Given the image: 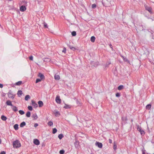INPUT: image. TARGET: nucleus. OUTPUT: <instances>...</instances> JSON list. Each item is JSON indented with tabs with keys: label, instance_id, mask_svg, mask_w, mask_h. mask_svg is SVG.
<instances>
[{
	"label": "nucleus",
	"instance_id": "obj_5",
	"mask_svg": "<svg viewBox=\"0 0 154 154\" xmlns=\"http://www.w3.org/2000/svg\"><path fill=\"white\" fill-rule=\"evenodd\" d=\"M95 145L100 148H102L103 146V144L102 143L97 141L95 143Z\"/></svg>",
	"mask_w": 154,
	"mask_h": 154
},
{
	"label": "nucleus",
	"instance_id": "obj_37",
	"mask_svg": "<svg viewBox=\"0 0 154 154\" xmlns=\"http://www.w3.org/2000/svg\"><path fill=\"white\" fill-rule=\"evenodd\" d=\"M68 46L69 48L72 50L74 51L75 49V48L74 47H72L71 46L69 45H68Z\"/></svg>",
	"mask_w": 154,
	"mask_h": 154
},
{
	"label": "nucleus",
	"instance_id": "obj_16",
	"mask_svg": "<svg viewBox=\"0 0 154 154\" xmlns=\"http://www.w3.org/2000/svg\"><path fill=\"white\" fill-rule=\"evenodd\" d=\"M12 110L14 112H16L18 110L16 106L13 105V106H12Z\"/></svg>",
	"mask_w": 154,
	"mask_h": 154
},
{
	"label": "nucleus",
	"instance_id": "obj_48",
	"mask_svg": "<svg viewBox=\"0 0 154 154\" xmlns=\"http://www.w3.org/2000/svg\"><path fill=\"white\" fill-rule=\"evenodd\" d=\"M29 59L30 60H33V57L32 56H31L29 57Z\"/></svg>",
	"mask_w": 154,
	"mask_h": 154
},
{
	"label": "nucleus",
	"instance_id": "obj_24",
	"mask_svg": "<svg viewBox=\"0 0 154 154\" xmlns=\"http://www.w3.org/2000/svg\"><path fill=\"white\" fill-rule=\"evenodd\" d=\"M124 88V86L123 85H120L118 88V89L119 90H121Z\"/></svg>",
	"mask_w": 154,
	"mask_h": 154
},
{
	"label": "nucleus",
	"instance_id": "obj_44",
	"mask_svg": "<svg viewBox=\"0 0 154 154\" xmlns=\"http://www.w3.org/2000/svg\"><path fill=\"white\" fill-rule=\"evenodd\" d=\"M41 80H42L41 79H37L36 80V83H37L41 81Z\"/></svg>",
	"mask_w": 154,
	"mask_h": 154
},
{
	"label": "nucleus",
	"instance_id": "obj_55",
	"mask_svg": "<svg viewBox=\"0 0 154 154\" xmlns=\"http://www.w3.org/2000/svg\"><path fill=\"white\" fill-rule=\"evenodd\" d=\"M3 87V85L2 84H0V88H2Z\"/></svg>",
	"mask_w": 154,
	"mask_h": 154
},
{
	"label": "nucleus",
	"instance_id": "obj_56",
	"mask_svg": "<svg viewBox=\"0 0 154 154\" xmlns=\"http://www.w3.org/2000/svg\"><path fill=\"white\" fill-rule=\"evenodd\" d=\"M125 61H126L127 62H129V61L126 58L125 59Z\"/></svg>",
	"mask_w": 154,
	"mask_h": 154
},
{
	"label": "nucleus",
	"instance_id": "obj_50",
	"mask_svg": "<svg viewBox=\"0 0 154 154\" xmlns=\"http://www.w3.org/2000/svg\"><path fill=\"white\" fill-rule=\"evenodd\" d=\"M0 154H6V152L4 151L1 152Z\"/></svg>",
	"mask_w": 154,
	"mask_h": 154
},
{
	"label": "nucleus",
	"instance_id": "obj_28",
	"mask_svg": "<svg viewBox=\"0 0 154 154\" xmlns=\"http://www.w3.org/2000/svg\"><path fill=\"white\" fill-rule=\"evenodd\" d=\"M31 113L30 112L28 111L26 113V117H29L30 116Z\"/></svg>",
	"mask_w": 154,
	"mask_h": 154
},
{
	"label": "nucleus",
	"instance_id": "obj_40",
	"mask_svg": "<svg viewBox=\"0 0 154 154\" xmlns=\"http://www.w3.org/2000/svg\"><path fill=\"white\" fill-rule=\"evenodd\" d=\"M76 102L78 106H81V103L79 102L78 101V100L77 99L76 100Z\"/></svg>",
	"mask_w": 154,
	"mask_h": 154
},
{
	"label": "nucleus",
	"instance_id": "obj_47",
	"mask_svg": "<svg viewBox=\"0 0 154 154\" xmlns=\"http://www.w3.org/2000/svg\"><path fill=\"white\" fill-rule=\"evenodd\" d=\"M142 154H145V150H144V148H143L142 149Z\"/></svg>",
	"mask_w": 154,
	"mask_h": 154
},
{
	"label": "nucleus",
	"instance_id": "obj_13",
	"mask_svg": "<svg viewBox=\"0 0 154 154\" xmlns=\"http://www.w3.org/2000/svg\"><path fill=\"white\" fill-rule=\"evenodd\" d=\"M54 78L56 80H58L60 79V76L56 74L55 75Z\"/></svg>",
	"mask_w": 154,
	"mask_h": 154
},
{
	"label": "nucleus",
	"instance_id": "obj_10",
	"mask_svg": "<svg viewBox=\"0 0 154 154\" xmlns=\"http://www.w3.org/2000/svg\"><path fill=\"white\" fill-rule=\"evenodd\" d=\"M38 76L40 77L42 80L45 79V76L44 75L41 73H39L38 75Z\"/></svg>",
	"mask_w": 154,
	"mask_h": 154
},
{
	"label": "nucleus",
	"instance_id": "obj_17",
	"mask_svg": "<svg viewBox=\"0 0 154 154\" xmlns=\"http://www.w3.org/2000/svg\"><path fill=\"white\" fill-rule=\"evenodd\" d=\"M79 144V142L78 141H76L75 142L74 144L75 147L77 148L78 147V146Z\"/></svg>",
	"mask_w": 154,
	"mask_h": 154
},
{
	"label": "nucleus",
	"instance_id": "obj_31",
	"mask_svg": "<svg viewBox=\"0 0 154 154\" xmlns=\"http://www.w3.org/2000/svg\"><path fill=\"white\" fill-rule=\"evenodd\" d=\"M57 130L56 128H54L53 129L52 133L53 134H55L57 132Z\"/></svg>",
	"mask_w": 154,
	"mask_h": 154
},
{
	"label": "nucleus",
	"instance_id": "obj_25",
	"mask_svg": "<svg viewBox=\"0 0 154 154\" xmlns=\"http://www.w3.org/2000/svg\"><path fill=\"white\" fill-rule=\"evenodd\" d=\"M22 83V81H19L18 82H16L15 85H20Z\"/></svg>",
	"mask_w": 154,
	"mask_h": 154
},
{
	"label": "nucleus",
	"instance_id": "obj_1",
	"mask_svg": "<svg viewBox=\"0 0 154 154\" xmlns=\"http://www.w3.org/2000/svg\"><path fill=\"white\" fill-rule=\"evenodd\" d=\"M13 146L14 148H17L20 147L21 144L18 140H16L13 142Z\"/></svg>",
	"mask_w": 154,
	"mask_h": 154
},
{
	"label": "nucleus",
	"instance_id": "obj_42",
	"mask_svg": "<svg viewBox=\"0 0 154 154\" xmlns=\"http://www.w3.org/2000/svg\"><path fill=\"white\" fill-rule=\"evenodd\" d=\"M55 116H58V115H60V112L58 111H57L55 112Z\"/></svg>",
	"mask_w": 154,
	"mask_h": 154
},
{
	"label": "nucleus",
	"instance_id": "obj_2",
	"mask_svg": "<svg viewBox=\"0 0 154 154\" xmlns=\"http://www.w3.org/2000/svg\"><path fill=\"white\" fill-rule=\"evenodd\" d=\"M137 129L140 132L141 135H142L143 134H145V132L143 130H142L141 127L139 125H137Z\"/></svg>",
	"mask_w": 154,
	"mask_h": 154
},
{
	"label": "nucleus",
	"instance_id": "obj_33",
	"mask_svg": "<svg viewBox=\"0 0 154 154\" xmlns=\"http://www.w3.org/2000/svg\"><path fill=\"white\" fill-rule=\"evenodd\" d=\"M48 125L49 126H51L53 125V123L51 121H49L48 123Z\"/></svg>",
	"mask_w": 154,
	"mask_h": 154
},
{
	"label": "nucleus",
	"instance_id": "obj_49",
	"mask_svg": "<svg viewBox=\"0 0 154 154\" xmlns=\"http://www.w3.org/2000/svg\"><path fill=\"white\" fill-rule=\"evenodd\" d=\"M111 64V62H109L108 63H106V66L107 67L109 66V65Z\"/></svg>",
	"mask_w": 154,
	"mask_h": 154
},
{
	"label": "nucleus",
	"instance_id": "obj_36",
	"mask_svg": "<svg viewBox=\"0 0 154 154\" xmlns=\"http://www.w3.org/2000/svg\"><path fill=\"white\" fill-rule=\"evenodd\" d=\"M19 113L21 115H23L24 114V112L23 110H21L19 111Z\"/></svg>",
	"mask_w": 154,
	"mask_h": 154
},
{
	"label": "nucleus",
	"instance_id": "obj_26",
	"mask_svg": "<svg viewBox=\"0 0 154 154\" xmlns=\"http://www.w3.org/2000/svg\"><path fill=\"white\" fill-rule=\"evenodd\" d=\"M63 108L66 109H67L70 108H71V106L69 105L65 104V106L63 107Z\"/></svg>",
	"mask_w": 154,
	"mask_h": 154
},
{
	"label": "nucleus",
	"instance_id": "obj_54",
	"mask_svg": "<svg viewBox=\"0 0 154 154\" xmlns=\"http://www.w3.org/2000/svg\"><path fill=\"white\" fill-rule=\"evenodd\" d=\"M109 143H112V140L111 139H109Z\"/></svg>",
	"mask_w": 154,
	"mask_h": 154
},
{
	"label": "nucleus",
	"instance_id": "obj_58",
	"mask_svg": "<svg viewBox=\"0 0 154 154\" xmlns=\"http://www.w3.org/2000/svg\"><path fill=\"white\" fill-rule=\"evenodd\" d=\"M2 143V141H1V139L0 138V143Z\"/></svg>",
	"mask_w": 154,
	"mask_h": 154
},
{
	"label": "nucleus",
	"instance_id": "obj_41",
	"mask_svg": "<svg viewBox=\"0 0 154 154\" xmlns=\"http://www.w3.org/2000/svg\"><path fill=\"white\" fill-rule=\"evenodd\" d=\"M28 109L30 111H32V107L31 106H29L28 107Z\"/></svg>",
	"mask_w": 154,
	"mask_h": 154
},
{
	"label": "nucleus",
	"instance_id": "obj_51",
	"mask_svg": "<svg viewBox=\"0 0 154 154\" xmlns=\"http://www.w3.org/2000/svg\"><path fill=\"white\" fill-rule=\"evenodd\" d=\"M109 46L112 49V50H113V49L112 48V45L111 44H110L109 45Z\"/></svg>",
	"mask_w": 154,
	"mask_h": 154
},
{
	"label": "nucleus",
	"instance_id": "obj_57",
	"mask_svg": "<svg viewBox=\"0 0 154 154\" xmlns=\"http://www.w3.org/2000/svg\"><path fill=\"white\" fill-rule=\"evenodd\" d=\"M148 19H151L152 20V21H153L154 20L152 18H148Z\"/></svg>",
	"mask_w": 154,
	"mask_h": 154
},
{
	"label": "nucleus",
	"instance_id": "obj_3",
	"mask_svg": "<svg viewBox=\"0 0 154 154\" xmlns=\"http://www.w3.org/2000/svg\"><path fill=\"white\" fill-rule=\"evenodd\" d=\"M8 97L9 98H11L13 99L14 97V95L12 94L11 90H10L8 93Z\"/></svg>",
	"mask_w": 154,
	"mask_h": 154
},
{
	"label": "nucleus",
	"instance_id": "obj_59",
	"mask_svg": "<svg viewBox=\"0 0 154 154\" xmlns=\"http://www.w3.org/2000/svg\"><path fill=\"white\" fill-rule=\"evenodd\" d=\"M12 9H14V7H13V8Z\"/></svg>",
	"mask_w": 154,
	"mask_h": 154
},
{
	"label": "nucleus",
	"instance_id": "obj_7",
	"mask_svg": "<svg viewBox=\"0 0 154 154\" xmlns=\"http://www.w3.org/2000/svg\"><path fill=\"white\" fill-rule=\"evenodd\" d=\"M33 143L37 145H38L40 144V142L37 139H34L33 140Z\"/></svg>",
	"mask_w": 154,
	"mask_h": 154
},
{
	"label": "nucleus",
	"instance_id": "obj_22",
	"mask_svg": "<svg viewBox=\"0 0 154 154\" xmlns=\"http://www.w3.org/2000/svg\"><path fill=\"white\" fill-rule=\"evenodd\" d=\"M146 109H150L151 107V105L150 104L147 105L146 107Z\"/></svg>",
	"mask_w": 154,
	"mask_h": 154
},
{
	"label": "nucleus",
	"instance_id": "obj_32",
	"mask_svg": "<svg viewBox=\"0 0 154 154\" xmlns=\"http://www.w3.org/2000/svg\"><path fill=\"white\" fill-rule=\"evenodd\" d=\"M43 24H44V27L45 28H48V25H47V24L46 23H45V22H44L43 23Z\"/></svg>",
	"mask_w": 154,
	"mask_h": 154
},
{
	"label": "nucleus",
	"instance_id": "obj_11",
	"mask_svg": "<svg viewBox=\"0 0 154 154\" xmlns=\"http://www.w3.org/2000/svg\"><path fill=\"white\" fill-rule=\"evenodd\" d=\"M6 104L8 106H13V105L12 104L11 101L10 100H7L6 102Z\"/></svg>",
	"mask_w": 154,
	"mask_h": 154
},
{
	"label": "nucleus",
	"instance_id": "obj_45",
	"mask_svg": "<svg viewBox=\"0 0 154 154\" xmlns=\"http://www.w3.org/2000/svg\"><path fill=\"white\" fill-rule=\"evenodd\" d=\"M64 152L65 151L63 150H61L60 151L59 153L60 154H63Z\"/></svg>",
	"mask_w": 154,
	"mask_h": 154
},
{
	"label": "nucleus",
	"instance_id": "obj_9",
	"mask_svg": "<svg viewBox=\"0 0 154 154\" xmlns=\"http://www.w3.org/2000/svg\"><path fill=\"white\" fill-rule=\"evenodd\" d=\"M32 105L35 108L38 107V104L33 100L31 101Z\"/></svg>",
	"mask_w": 154,
	"mask_h": 154
},
{
	"label": "nucleus",
	"instance_id": "obj_43",
	"mask_svg": "<svg viewBox=\"0 0 154 154\" xmlns=\"http://www.w3.org/2000/svg\"><path fill=\"white\" fill-rule=\"evenodd\" d=\"M97 5L95 4H93L91 5V7L93 8H95L96 7Z\"/></svg>",
	"mask_w": 154,
	"mask_h": 154
},
{
	"label": "nucleus",
	"instance_id": "obj_35",
	"mask_svg": "<svg viewBox=\"0 0 154 154\" xmlns=\"http://www.w3.org/2000/svg\"><path fill=\"white\" fill-rule=\"evenodd\" d=\"M113 149L115 150H116V149H117V146H116V144L115 142H114V145H113Z\"/></svg>",
	"mask_w": 154,
	"mask_h": 154
},
{
	"label": "nucleus",
	"instance_id": "obj_30",
	"mask_svg": "<svg viewBox=\"0 0 154 154\" xmlns=\"http://www.w3.org/2000/svg\"><path fill=\"white\" fill-rule=\"evenodd\" d=\"M63 137V135L62 134H60L58 136V137L60 139H61Z\"/></svg>",
	"mask_w": 154,
	"mask_h": 154
},
{
	"label": "nucleus",
	"instance_id": "obj_23",
	"mask_svg": "<svg viewBox=\"0 0 154 154\" xmlns=\"http://www.w3.org/2000/svg\"><path fill=\"white\" fill-rule=\"evenodd\" d=\"M14 129H15V130H17L18 129V125L17 124H15L14 126Z\"/></svg>",
	"mask_w": 154,
	"mask_h": 154
},
{
	"label": "nucleus",
	"instance_id": "obj_52",
	"mask_svg": "<svg viewBox=\"0 0 154 154\" xmlns=\"http://www.w3.org/2000/svg\"><path fill=\"white\" fill-rule=\"evenodd\" d=\"M5 95L6 94L3 93L2 94V96L4 97L5 96Z\"/></svg>",
	"mask_w": 154,
	"mask_h": 154
},
{
	"label": "nucleus",
	"instance_id": "obj_34",
	"mask_svg": "<svg viewBox=\"0 0 154 154\" xmlns=\"http://www.w3.org/2000/svg\"><path fill=\"white\" fill-rule=\"evenodd\" d=\"M44 60L45 62H49L50 60V59L48 58H45L44 59Z\"/></svg>",
	"mask_w": 154,
	"mask_h": 154
},
{
	"label": "nucleus",
	"instance_id": "obj_12",
	"mask_svg": "<svg viewBox=\"0 0 154 154\" xmlns=\"http://www.w3.org/2000/svg\"><path fill=\"white\" fill-rule=\"evenodd\" d=\"M122 121L125 124L126 123V122L128 120L127 117H124L123 116L122 117Z\"/></svg>",
	"mask_w": 154,
	"mask_h": 154
},
{
	"label": "nucleus",
	"instance_id": "obj_53",
	"mask_svg": "<svg viewBox=\"0 0 154 154\" xmlns=\"http://www.w3.org/2000/svg\"><path fill=\"white\" fill-rule=\"evenodd\" d=\"M38 125L37 123H35L34 124V126L35 127H36L37 126H38Z\"/></svg>",
	"mask_w": 154,
	"mask_h": 154
},
{
	"label": "nucleus",
	"instance_id": "obj_21",
	"mask_svg": "<svg viewBox=\"0 0 154 154\" xmlns=\"http://www.w3.org/2000/svg\"><path fill=\"white\" fill-rule=\"evenodd\" d=\"M95 38L94 36H92L91 37V41L92 42H94L95 41Z\"/></svg>",
	"mask_w": 154,
	"mask_h": 154
},
{
	"label": "nucleus",
	"instance_id": "obj_27",
	"mask_svg": "<svg viewBox=\"0 0 154 154\" xmlns=\"http://www.w3.org/2000/svg\"><path fill=\"white\" fill-rule=\"evenodd\" d=\"M30 96L29 95H27L26 96L25 98V99L26 100H28L29 99H30Z\"/></svg>",
	"mask_w": 154,
	"mask_h": 154
},
{
	"label": "nucleus",
	"instance_id": "obj_20",
	"mask_svg": "<svg viewBox=\"0 0 154 154\" xmlns=\"http://www.w3.org/2000/svg\"><path fill=\"white\" fill-rule=\"evenodd\" d=\"M26 123L25 122H23L20 124V126L21 127H23L26 125Z\"/></svg>",
	"mask_w": 154,
	"mask_h": 154
},
{
	"label": "nucleus",
	"instance_id": "obj_18",
	"mask_svg": "<svg viewBox=\"0 0 154 154\" xmlns=\"http://www.w3.org/2000/svg\"><path fill=\"white\" fill-rule=\"evenodd\" d=\"M1 119L3 121H5L7 119L6 117L4 115H2L1 117Z\"/></svg>",
	"mask_w": 154,
	"mask_h": 154
},
{
	"label": "nucleus",
	"instance_id": "obj_46",
	"mask_svg": "<svg viewBox=\"0 0 154 154\" xmlns=\"http://www.w3.org/2000/svg\"><path fill=\"white\" fill-rule=\"evenodd\" d=\"M66 48H63V50H62V52L63 53H66Z\"/></svg>",
	"mask_w": 154,
	"mask_h": 154
},
{
	"label": "nucleus",
	"instance_id": "obj_8",
	"mask_svg": "<svg viewBox=\"0 0 154 154\" xmlns=\"http://www.w3.org/2000/svg\"><path fill=\"white\" fill-rule=\"evenodd\" d=\"M26 7L24 5H22L20 8V10L22 12H23L26 10Z\"/></svg>",
	"mask_w": 154,
	"mask_h": 154
},
{
	"label": "nucleus",
	"instance_id": "obj_39",
	"mask_svg": "<svg viewBox=\"0 0 154 154\" xmlns=\"http://www.w3.org/2000/svg\"><path fill=\"white\" fill-rule=\"evenodd\" d=\"M76 32L75 31H73L72 32V35L73 36H75L76 35Z\"/></svg>",
	"mask_w": 154,
	"mask_h": 154
},
{
	"label": "nucleus",
	"instance_id": "obj_19",
	"mask_svg": "<svg viewBox=\"0 0 154 154\" xmlns=\"http://www.w3.org/2000/svg\"><path fill=\"white\" fill-rule=\"evenodd\" d=\"M17 95L18 96L20 97L23 94L22 91L21 90H19L17 92Z\"/></svg>",
	"mask_w": 154,
	"mask_h": 154
},
{
	"label": "nucleus",
	"instance_id": "obj_29",
	"mask_svg": "<svg viewBox=\"0 0 154 154\" xmlns=\"http://www.w3.org/2000/svg\"><path fill=\"white\" fill-rule=\"evenodd\" d=\"M99 63L98 62H95V63H94V62H92L91 64H94V66H97L98 65Z\"/></svg>",
	"mask_w": 154,
	"mask_h": 154
},
{
	"label": "nucleus",
	"instance_id": "obj_15",
	"mask_svg": "<svg viewBox=\"0 0 154 154\" xmlns=\"http://www.w3.org/2000/svg\"><path fill=\"white\" fill-rule=\"evenodd\" d=\"M32 117L33 118L34 120H36L38 118V117L36 113L33 114L32 115Z\"/></svg>",
	"mask_w": 154,
	"mask_h": 154
},
{
	"label": "nucleus",
	"instance_id": "obj_38",
	"mask_svg": "<svg viewBox=\"0 0 154 154\" xmlns=\"http://www.w3.org/2000/svg\"><path fill=\"white\" fill-rule=\"evenodd\" d=\"M121 96L120 94L119 93H117L116 94V96L117 97H119Z\"/></svg>",
	"mask_w": 154,
	"mask_h": 154
},
{
	"label": "nucleus",
	"instance_id": "obj_4",
	"mask_svg": "<svg viewBox=\"0 0 154 154\" xmlns=\"http://www.w3.org/2000/svg\"><path fill=\"white\" fill-rule=\"evenodd\" d=\"M56 101L58 103H61V100L59 95H57L56 98Z\"/></svg>",
	"mask_w": 154,
	"mask_h": 154
},
{
	"label": "nucleus",
	"instance_id": "obj_6",
	"mask_svg": "<svg viewBox=\"0 0 154 154\" xmlns=\"http://www.w3.org/2000/svg\"><path fill=\"white\" fill-rule=\"evenodd\" d=\"M146 10L148 11L150 14H152V8L150 7H148L147 6H145Z\"/></svg>",
	"mask_w": 154,
	"mask_h": 154
},
{
	"label": "nucleus",
	"instance_id": "obj_14",
	"mask_svg": "<svg viewBox=\"0 0 154 154\" xmlns=\"http://www.w3.org/2000/svg\"><path fill=\"white\" fill-rule=\"evenodd\" d=\"M38 104L39 107H42L43 105V103L42 101H38Z\"/></svg>",
	"mask_w": 154,
	"mask_h": 154
}]
</instances>
